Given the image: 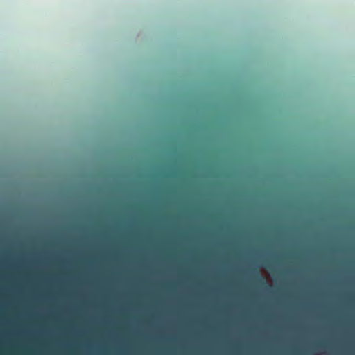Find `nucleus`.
Instances as JSON below:
<instances>
[{"label":"nucleus","instance_id":"obj_1","mask_svg":"<svg viewBox=\"0 0 355 355\" xmlns=\"http://www.w3.org/2000/svg\"><path fill=\"white\" fill-rule=\"evenodd\" d=\"M257 277L259 281L261 282L263 284H265L264 278L259 275V272L258 271L257 272Z\"/></svg>","mask_w":355,"mask_h":355}]
</instances>
